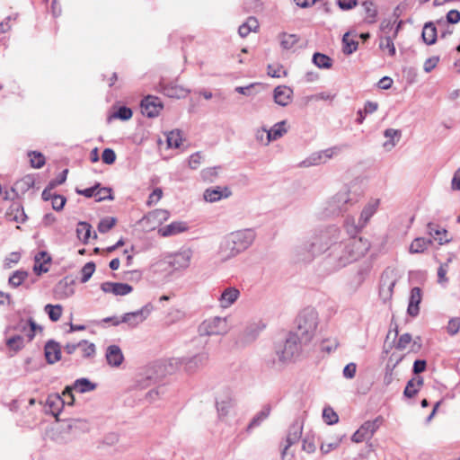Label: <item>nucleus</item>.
<instances>
[{
    "instance_id": "obj_42",
    "label": "nucleus",
    "mask_w": 460,
    "mask_h": 460,
    "mask_svg": "<svg viewBox=\"0 0 460 460\" xmlns=\"http://www.w3.org/2000/svg\"><path fill=\"white\" fill-rule=\"evenodd\" d=\"M34 185V181L31 176H25L22 179L17 181L14 183L13 188L12 189L13 191H17L24 193L27 190H29L31 187Z\"/></svg>"
},
{
    "instance_id": "obj_1",
    "label": "nucleus",
    "mask_w": 460,
    "mask_h": 460,
    "mask_svg": "<svg viewBox=\"0 0 460 460\" xmlns=\"http://www.w3.org/2000/svg\"><path fill=\"white\" fill-rule=\"evenodd\" d=\"M369 248L368 241L362 237L349 236L335 241L326 257V263L330 265L332 270H339L359 260Z\"/></svg>"
},
{
    "instance_id": "obj_52",
    "label": "nucleus",
    "mask_w": 460,
    "mask_h": 460,
    "mask_svg": "<svg viewBox=\"0 0 460 460\" xmlns=\"http://www.w3.org/2000/svg\"><path fill=\"white\" fill-rule=\"evenodd\" d=\"M339 347V341L337 338H329L325 339L321 342L320 348L323 352H326L328 354L335 351Z\"/></svg>"
},
{
    "instance_id": "obj_33",
    "label": "nucleus",
    "mask_w": 460,
    "mask_h": 460,
    "mask_svg": "<svg viewBox=\"0 0 460 460\" xmlns=\"http://www.w3.org/2000/svg\"><path fill=\"white\" fill-rule=\"evenodd\" d=\"M259 28V22L253 16L249 17L245 22L239 26L238 33L242 38H245L252 31H256Z\"/></svg>"
},
{
    "instance_id": "obj_31",
    "label": "nucleus",
    "mask_w": 460,
    "mask_h": 460,
    "mask_svg": "<svg viewBox=\"0 0 460 460\" xmlns=\"http://www.w3.org/2000/svg\"><path fill=\"white\" fill-rule=\"evenodd\" d=\"M423 385V378L420 376L413 377L407 382L403 394L405 397L413 398L421 386Z\"/></svg>"
},
{
    "instance_id": "obj_34",
    "label": "nucleus",
    "mask_w": 460,
    "mask_h": 460,
    "mask_svg": "<svg viewBox=\"0 0 460 460\" xmlns=\"http://www.w3.org/2000/svg\"><path fill=\"white\" fill-rule=\"evenodd\" d=\"M431 243V239L417 237L411 242L409 251L411 253H420L426 251Z\"/></svg>"
},
{
    "instance_id": "obj_28",
    "label": "nucleus",
    "mask_w": 460,
    "mask_h": 460,
    "mask_svg": "<svg viewBox=\"0 0 460 460\" xmlns=\"http://www.w3.org/2000/svg\"><path fill=\"white\" fill-rule=\"evenodd\" d=\"M361 6L365 12L364 22L369 24L375 23L377 18V8L373 1L366 0L362 2Z\"/></svg>"
},
{
    "instance_id": "obj_59",
    "label": "nucleus",
    "mask_w": 460,
    "mask_h": 460,
    "mask_svg": "<svg viewBox=\"0 0 460 460\" xmlns=\"http://www.w3.org/2000/svg\"><path fill=\"white\" fill-rule=\"evenodd\" d=\"M95 270V264L93 261H89L84 264V266L81 270V282L85 283L87 282L90 278L93 276V272Z\"/></svg>"
},
{
    "instance_id": "obj_36",
    "label": "nucleus",
    "mask_w": 460,
    "mask_h": 460,
    "mask_svg": "<svg viewBox=\"0 0 460 460\" xmlns=\"http://www.w3.org/2000/svg\"><path fill=\"white\" fill-rule=\"evenodd\" d=\"M401 23L402 22H400L396 27V30L394 33V36L391 37V36H385L384 38H382L380 40V42H379V48L383 50H385L387 49L388 50V53L390 56H394L395 55V47H394V41H393V38H395L396 35H397V32L400 29V26H401Z\"/></svg>"
},
{
    "instance_id": "obj_32",
    "label": "nucleus",
    "mask_w": 460,
    "mask_h": 460,
    "mask_svg": "<svg viewBox=\"0 0 460 460\" xmlns=\"http://www.w3.org/2000/svg\"><path fill=\"white\" fill-rule=\"evenodd\" d=\"M234 406V402L230 396H226L217 401V410L220 418L226 417Z\"/></svg>"
},
{
    "instance_id": "obj_5",
    "label": "nucleus",
    "mask_w": 460,
    "mask_h": 460,
    "mask_svg": "<svg viewBox=\"0 0 460 460\" xmlns=\"http://www.w3.org/2000/svg\"><path fill=\"white\" fill-rule=\"evenodd\" d=\"M358 202V198L356 194L348 190H341L326 201L323 216L329 217L342 215Z\"/></svg>"
},
{
    "instance_id": "obj_40",
    "label": "nucleus",
    "mask_w": 460,
    "mask_h": 460,
    "mask_svg": "<svg viewBox=\"0 0 460 460\" xmlns=\"http://www.w3.org/2000/svg\"><path fill=\"white\" fill-rule=\"evenodd\" d=\"M312 61L319 68L329 69L332 66V59L329 56L319 52L313 55Z\"/></svg>"
},
{
    "instance_id": "obj_20",
    "label": "nucleus",
    "mask_w": 460,
    "mask_h": 460,
    "mask_svg": "<svg viewBox=\"0 0 460 460\" xmlns=\"http://www.w3.org/2000/svg\"><path fill=\"white\" fill-rule=\"evenodd\" d=\"M161 92L170 98H184L189 93V91L182 86L173 83H160Z\"/></svg>"
},
{
    "instance_id": "obj_35",
    "label": "nucleus",
    "mask_w": 460,
    "mask_h": 460,
    "mask_svg": "<svg viewBox=\"0 0 460 460\" xmlns=\"http://www.w3.org/2000/svg\"><path fill=\"white\" fill-rule=\"evenodd\" d=\"M383 422V417L378 416L374 420L365 421L360 429L365 432L367 438H370L374 433L379 429Z\"/></svg>"
},
{
    "instance_id": "obj_38",
    "label": "nucleus",
    "mask_w": 460,
    "mask_h": 460,
    "mask_svg": "<svg viewBox=\"0 0 460 460\" xmlns=\"http://www.w3.org/2000/svg\"><path fill=\"white\" fill-rule=\"evenodd\" d=\"M92 226L84 221H81L77 224L76 235L79 240L86 243L91 237Z\"/></svg>"
},
{
    "instance_id": "obj_60",
    "label": "nucleus",
    "mask_w": 460,
    "mask_h": 460,
    "mask_svg": "<svg viewBox=\"0 0 460 460\" xmlns=\"http://www.w3.org/2000/svg\"><path fill=\"white\" fill-rule=\"evenodd\" d=\"M56 292L62 293L66 297H68L74 293V290L66 279H62L56 286Z\"/></svg>"
},
{
    "instance_id": "obj_21",
    "label": "nucleus",
    "mask_w": 460,
    "mask_h": 460,
    "mask_svg": "<svg viewBox=\"0 0 460 460\" xmlns=\"http://www.w3.org/2000/svg\"><path fill=\"white\" fill-rule=\"evenodd\" d=\"M240 296V291L234 287H228L221 293L218 302L220 307L226 309L229 308Z\"/></svg>"
},
{
    "instance_id": "obj_54",
    "label": "nucleus",
    "mask_w": 460,
    "mask_h": 460,
    "mask_svg": "<svg viewBox=\"0 0 460 460\" xmlns=\"http://www.w3.org/2000/svg\"><path fill=\"white\" fill-rule=\"evenodd\" d=\"M30 157L31 165L33 168H41L45 164L44 155L37 151H31L28 154Z\"/></svg>"
},
{
    "instance_id": "obj_15",
    "label": "nucleus",
    "mask_w": 460,
    "mask_h": 460,
    "mask_svg": "<svg viewBox=\"0 0 460 460\" xmlns=\"http://www.w3.org/2000/svg\"><path fill=\"white\" fill-rule=\"evenodd\" d=\"M192 252L190 249L180 251L169 260V264L176 270L187 269L190 266Z\"/></svg>"
},
{
    "instance_id": "obj_13",
    "label": "nucleus",
    "mask_w": 460,
    "mask_h": 460,
    "mask_svg": "<svg viewBox=\"0 0 460 460\" xmlns=\"http://www.w3.org/2000/svg\"><path fill=\"white\" fill-rule=\"evenodd\" d=\"M209 358V355L208 352L203 351L198 353L192 357H185L181 359V363L184 365L186 371L188 372H195L201 367H204Z\"/></svg>"
},
{
    "instance_id": "obj_14",
    "label": "nucleus",
    "mask_w": 460,
    "mask_h": 460,
    "mask_svg": "<svg viewBox=\"0 0 460 460\" xmlns=\"http://www.w3.org/2000/svg\"><path fill=\"white\" fill-rule=\"evenodd\" d=\"M427 233L430 236L429 239H431L432 242H438L439 245L447 243L452 240L448 232L444 227L432 222L427 225Z\"/></svg>"
},
{
    "instance_id": "obj_30",
    "label": "nucleus",
    "mask_w": 460,
    "mask_h": 460,
    "mask_svg": "<svg viewBox=\"0 0 460 460\" xmlns=\"http://www.w3.org/2000/svg\"><path fill=\"white\" fill-rule=\"evenodd\" d=\"M421 37L427 45H433L436 42L438 37L437 28L432 22L424 24Z\"/></svg>"
},
{
    "instance_id": "obj_25",
    "label": "nucleus",
    "mask_w": 460,
    "mask_h": 460,
    "mask_svg": "<svg viewBox=\"0 0 460 460\" xmlns=\"http://www.w3.org/2000/svg\"><path fill=\"white\" fill-rule=\"evenodd\" d=\"M421 289L418 287L413 288L411 290V295L409 298V305L407 308V313L412 316L415 317L419 314L420 307L419 305L421 302Z\"/></svg>"
},
{
    "instance_id": "obj_64",
    "label": "nucleus",
    "mask_w": 460,
    "mask_h": 460,
    "mask_svg": "<svg viewBox=\"0 0 460 460\" xmlns=\"http://www.w3.org/2000/svg\"><path fill=\"white\" fill-rule=\"evenodd\" d=\"M113 117L121 120H128L132 117V111L126 106H121L113 114Z\"/></svg>"
},
{
    "instance_id": "obj_45",
    "label": "nucleus",
    "mask_w": 460,
    "mask_h": 460,
    "mask_svg": "<svg viewBox=\"0 0 460 460\" xmlns=\"http://www.w3.org/2000/svg\"><path fill=\"white\" fill-rule=\"evenodd\" d=\"M182 141L181 131L178 129L172 130L166 134V142L168 147H180Z\"/></svg>"
},
{
    "instance_id": "obj_43",
    "label": "nucleus",
    "mask_w": 460,
    "mask_h": 460,
    "mask_svg": "<svg viewBox=\"0 0 460 460\" xmlns=\"http://www.w3.org/2000/svg\"><path fill=\"white\" fill-rule=\"evenodd\" d=\"M74 388L76 389L78 392L84 394L94 390L96 388V384L92 383L87 378H80L75 380L74 384Z\"/></svg>"
},
{
    "instance_id": "obj_41",
    "label": "nucleus",
    "mask_w": 460,
    "mask_h": 460,
    "mask_svg": "<svg viewBox=\"0 0 460 460\" xmlns=\"http://www.w3.org/2000/svg\"><path fill=\"white\" fill-rule=\"evenodd\" d=\"M270 406L265 405L263 408L252 418L248 425V429L259 426L264 420H266L270 413Z\"/></svg>"
},
{
    "instance_id": "obj_55",
    "label": "nucleus",
    "mask_w": 460,
    "mask_h": 460,
    "mask_svg": "<svg viewBox=\"0 0 460 460\" xmlns=\"http://www.w3.org/2000/svg\"><path fill=\"white\" fill-rule=\"evenodd\" d=\"M95 198L97 202H101L106 199H114V196L112 195V190L108 187L101 188V186L99 187V189H97L95 192Z\"/></svg>"
},
{
    "instance_id": "obj_10",
    "label": "nucleus",
    "mask_w": 460,
    "mask_h": 460,
    "mask_svg": "<svg viewBox=\"0 0 460 460\" xmlns=\"http://www.w3.org/2000/svg\"><path fill=\"white\" fill-rule=\"evenodd\" d=\"M398 280L396 271L392 268H386L380 278L379 296L384 302L392 298L394 286Z\"/></svg>"
},
{
    "instance_id": "obj_23",
    "label": "nucleus",
    "mask_w": 460,
    "mask_h": 460,
    "mask_svg": "<svg viewBox=\"0 0 460 460\" xmlns=\"http://www.w3.org/2000/svg\"><path fill=\"white\" fill-rule=\"evenodd\" d=\"M292 95V89L286 85H279L273 92L274 102L280 106H287L290 102Z\"/></svg>"
},
{
    "instance_id": "obj_2",
    "label": "nucleus",
    "mask_w": 460,
    "mask_h": 460,
    "mask_svg": "<svg viewBox=\"0 0 460 460\" xmlns=\"http://www.w3.org/2000/svg\"><path fill=\"white\" fill-rule=\"evenodd\" d=\"M256 234L252 229H243L225 235L218 247V258L228 261L247 250L254 242Z\"/></svg>"
},
{
    "instance_id": "obj_58",
    "label": "nucleus",
    "mask_w": 460,
    "mask_h": 460,
    "mask_svg": "<svg viewBox=\"0 0 460 460\" xmlns=\"http://www.w3.org/2000/svg\"><path fill=\"white\" fill-rule=\"evenodd\" d=\"M219 169V166L203 169L200 172V176L204 181L212 182L217 176Z\"/></svg>"
},
{
    "instance_id": "obj_26",
    "label": "nucleus",
    "mask_w": 460,
    "mask_h": 460,
    "mask_svg": "<svg viewBox=\"0 0 460 460\" xmlns=\"http://www.w3.org/2000/svg\"><path fill=\"white\" fill-rule=\"evenodd\" d=\"M378 207L379 199H372L363 208L358 218L361 226H366L367 225L370 218L377 211Z\"/></svg>"
},
{
    "instance_id": "obj_8",
    "label": "nucleus",
    "mask_w": 460,
    "mask_h": 460,
    "mask_svg": "<svg viewBox=\"0 0 460 460\" xmlns=\"http://www.w3.org/2000/svg\"><path fill=\"white\" fill-rule=\"evenodd\" d=\"M228 331L229 326L226 317H210L204 320L199 326V333L201 336L225 335Z\"/></svg>"
},
{
    "instance_id": "obj_4",
    "label": "nucleus",
    "mask_w": 460,
    "mask_h": 460,
    "mask_svg": "<svg viewBox=\"0 0 460 460\" xmlns=\"http://www.w3.org/2000/svg\"><path fill=\"white\" fill-rule=\"evenodd\" d=\"M319 324L318 313L312 307L302 310L296 318V334L305 344H308L314 339Z\"/></svg>"
},
{
    "instance_id": "obj_19",
    "label": "nucleus",
    "mask_w": 460,
    "mask_h": 460,
    "mask_svg": "<svg viewBox=\"0 0 460 460\" xmlns=\"http://www.w3.org/2000/svg\"><path fill=\"white\" fill-rule=\"evenodd\" d=\"M232 194L231 190L228 187H216V188H208L205 190L203 193V198L206 201L214 203L221 200L222 199H226L230 197Z\"/></svg>"
},
{
    "instance_id": "obj_56",
    "label": "nucleus",
    "mask_w": 460,
    "mask_h": 460,
    "mask_svg": "<svg viewBox=\"0 0 460 460\" xmlns=\"http://www.w3.org/2000/svg\"><path fill=\"white\" fill-rule=\"evenodd\" d=\"M116 224V218L115 217H104L102 218L98 225V231L101 234H105L109 232Z\"/></svg>"
},
{
    "instance_id": "obj_18",
    "label": "nucleus",
    "mask_w": 460,
    "mask_h": 460,
    "mask_svg": "<svg viewBox=\"0 0 460 460\" xmlns=\"http://www.w3.org/2000/svg\"><path fill=\"white\" fill-rule=\"evenodd\" d=\"M5 217L9 221L22 224L26 221L27 215L24 212L22 203L20 201H13L7 208Z\"/></svg>"
},
{
    "instance_id": "obj_6",
    "label": "nucleus",
    "mask_w": 460,
    "mask_h": 460,
    "mask_svg": "<svg viewBox=\"0 0 460 460\" xmlns=\"http://www.w3.org/2000/svg\"><path fill=\"white\" fill-rule=\"evenodd\" d=\"M303 345H305V342L296 334L290 332L283 343L276 345L275 353L280 362H288L300 354Z\"/></svg>"
},
{
    "instance_id": "obj_39",
    "label": "nucleus",
    "mask_w": 460,
    "mask_h": 460,
    "mask_svg": "<svg viewBox=\"0 0 460 460\" xmlns=\"http://www.w3.org/2000/svg\"><path fill=\"white\" fill-rule=\"evenodd\" d=\"M384 136L389 138L388 141L384 143V147L390 150L392 149L401 137V131L394 128H387L384 132Z\"/></svg>"
},
{
    "instance_id": "obj_29",
    "label": "nucleus",
    "mask_w": 460,
    "mask_h": 460,
    "mask_svg": "<svg viewBox=\"0 0 460 460\" xmlns=\"http://www.w3.org/2000/svg\"><path fill=\"white\" fill-rule=\"evenodd\" d=\"M285 124L286 121L282 120L280 122L276 123L270 130H268L267 141L264 142L265 146L269 145L272 141L280 138L287 132Z\"/></svg>"
},
{
    "instance_id": "obj_46",
    "label": "nucleus",
    "mask_w": 460,
    "mask_h": 460,
    "mask_svg": "<svg viewBox=\"0 0 460 460\" xmlns=\"http://www.w3.org/2000/svg\"><path fill=\"white\" fill-rule=\"evenodd\" d=\"M324 164L321 152H315L310 155L307 158L302 161L299 164L300 167H311Z\"/></svg>"
},
{
    "instance_id": "obj_7",
    "label": "nucleus",
    "mask_w": 460,
    "mask_h": 460,
    "mask_svg": "<svg viewBox=\"0 0 460 460\" xmlns=\"http://www.w3.org/2000/svg\"><path fill=\"white\" fill-rule=\"evenodd\" d=\"M89 429L85 420L80 419H72L66 424L59 427L58 432L54 434L52 439L58 444H66L71 441V433L76 431L85 432Z\"/></svg>"
},
{
    "instance_id": "obj_27",
    "label": "nucleus",
    "mask_w": 460,
    "mask_h": 460,
    "mask_svg": "<svg viewBox=\"0 0 460 460\" xmlns=\"http://www.w3.org/2000/svg\"><path fill=\"white\" fill-rule=\"evenodd\" d=\"M187 226L185 223L183 222H172L167 226H164V227L160 228L159 229V234L162 235V236H170V235H173V234H180V233H182L184 232L185 230H187Z\"/></svg>"
},
{
    "instance_id": "obj_50",
    "label": "nucleus",
    "mask_w": 460,
    "mask_h": 460,
    "mask_svg": "<svg viewBox=\"0 0 460 460\" xmlns=\"http://www.w3.org/2000/svg\"><path fill=\"white\" fill-rule=\"evenodd\" d=\"M73 388L72 387H66L65 391L62 394V397L59 395L56 396V400L58 403L61 405L67 404L69 406H72L75 402L74 394L72 393Z\"/></svg>"
},
{
    "instance_id": "obj_63",
    "label": "nucleus",
    "mask_w": 460,
    "mask_h": 460,
    "mask_svg": "<svg viewBox=\"0 0 460 460\" xmlns=\"http://www.w3.org/2000/svg\"><path fill=\"white\" fill-rule=\"evenodd\" d=\"M341 150V146H332L320 152L322 154L323 162L326 163L329 159H332L333 156L337 155Z\"/></svg>"
},
{
    "instance_id": "obj_11",
    "label": "nucleus",
    "mask_w": 460,
    "mask_h": 460,
    "mask_svg": "<svg viewBox=\"0 0 460 460\" xmlns=\"http://www.w3.org/2000/svg\"><path fill=\"white\" fill-rule=\"evenodd\" d=\"M264 328L265 324L261 321L248 323L239 334L237 342L246 345L254 341Z\"/></svg>"
},
{
    "instance_id": "obj_48",
    "label": "nucleus",
    "mask_w": 460,
    "mask_h": 460,
    "mask_svg": "<svg viewBox=\"0 0 460 460\" xmlns=\"http://www.w3.org/2000/svg\"><path fill=\"white\" fill-rule=\"evenodd\" d=\"M343 52L347 55L352 54L358 49V41L349 38V33L346 32L342 37Z\"/></svg>"
},
{
    "instance_id": "obj_62",
    "label": "nucleus",
    "mask_w": 460,
    "mask_h": 460,
    "mask_svg": "<svg viewBox=\"0 0 460 460\" xmlns=\"http://www.w3.org/2000/svg\"><path fill=\"white\" fill-rule=\"evenodd\" d=\"M323 418L324 421L329 425L335 424L339 421V417L337 413L332 408L323 409Z\"/></svg>"
},
{
    "instance_id": "obj_3",
    "label": "nucleus",
    "mask_w": 460,
    "mask_h": 460,
    "mask_svg": "<svg viewBox=\"0 0 460 460\" xmlns=\"http://www.w3.org/2000/svg\"><path fill=\"white\" fill-rule=\"evenodd\" d=\"M341 230L336 226H329L315 230L308 240L304 243V249L314 258L325 252H331V246L335 241L341 238Z\"/></svg>"
},
{
    "instance_id": "obj_44",
    "label": "nucleus",
    "mask_w": 460,
    "mask_h": 460,
    "mask_svg": "<svg viewBox=\"0 0 460 460\" xmlns=\"http://www.w3.org/2000/svg\"><path fill=\"white\" fill-rule=\"evenodd\" d=\"M29 273L25 270H16L9 278V285L13 288H18L27 279Z\"/></svg>"
},
{
    "instance_id": "obj_9",
    "label": "nucleus",
    "mask_w": 460,
    "mask_h": 460,
    "mask_svg": "<svg viewBox=\"0 0 460 460\" xmlns=\"http://www.w3.org/2000/svg\"><path fill=\"white\" fill-rule=\"evenodd\" d=\"M154 310L151 303L146 304L139 310L126 313L121 316L120 321H116L114 325L117 326L120 323H127L129 327L135 328L146 321Z\"/></svg>"
},
{
    "instance_id": "obj_51",
    "label": "nucleus",
    "mask_w": 460,
    "mask_h": 460,
    "mask_svg": "<svg viewBox=\"0 0 460 460\" xmlns=\"http://www.w3.org/2000/svg\"><path fill=\"white\" fill-rule=\"evenodd\" d=\"M157 380V377L153 375V372L147 370L144 376H140L137 379V386L144 389L148 387L149 385L155 384Z\"/></svg>"
},
{
    "instance_id": "obj_49",
    "label": "nucleus",
    "mask_w": 460,
    "mask_h": 460,
    "mask_svg": "<svg viewBox=\"0 0 460 460\" xmlns=\"http://www.w3.org/2000/svg\"><path fill=\"white\" fill-rule=\"evenodd\" d=\"M280 45L284 49H290L298 41V37L296 34H280Z\"/></svg>"
},
{
    "instance_id": "obj_53",
    "label": "nucleus",
    "mask_w": 460,
    "mask_h": 460,
    "mask_svg": "<svg viewBox=\"0 0 460 460\" xmlns=\"http://www.w3.org/2000/svg\"><path fill=\"white\" fill-rule=\"evenodd\" d=\"M6 345L10 349L19 351L24 347V338L21 335H14L6 341Z\"/></svg>"
},
{
    "instance_id": "obj_22",
    "label": "nucleus",
    "mask_w": 460,
    "mask_h": 460,
    "mask_svg": "<svg viewBox=\"0 0 460 460\" xmlns=\"http://www.w3.org/2000/svg\"><path fill=\"white\" fill-rule=\"evenodd\" d=\"M105 358L108 365L112 367H119L123 360L124 356L118 345H110L106 349Z\"/></svg>"
},
{
    "instance_id": "obj_16",
    "label": "nucleus",
    "mask_w": 460,
    "mask_h": 460,
    "mask_svg": "<svg viewBox=\"0 0 460 460\" xmlns=\"http://www.w3.org/2000/svg\"><path fill=\"white\" fill-rule=\"evenodd\" d=\"M303 431V425L298 421H295L288 429L286 438V445L281 452L282 458L285 457L288 449L294 444L297 443L301 438Z\"/></svg>"
},
{
    "instance_id": "obj_37",
    "label": "nucleus",
    "mask_w": 460,
    "mask_h": 460,
    "mask_svg": "<svg viewBox=\"0 0 460 460\" xmlns=\"http://www.w3.org/2000/svg\"><path fill=\"white\" fill-rule=\"evenodd\" d=\"M344 227L349 236H356L365 226H360L359 219L356 222L354 217H347L344 221Z\"/></svg>"
},
{
    "instance_id": "obj_57",
    "label": "nucleus",
    "mask_w": 460,
    "mask_h": 460,
    "mask_svg": "<svg viewBox=\"0 0 460 460\" xmlns=\"http://www.w3.org/2000/svg\"><path fill=\"white\" fill-rule=\"evenodd\" d=\"M28 327L34 333H36L37 331L41 332L43 330V328L40 325L37 324L32 318H30L27 322L21 321L20 323L18 324V329L21 332H26Z\"/></svg>"
},
{
    "instance_id": "obj_24",
    "label": "nucleus",
    "mask_w": 460,
    "mask_h": 460,
    "mask_svg": "<svg viewBox=\"0 0 460 460\" xmlns=\"http://www.w3.org/2000/svg\"><path fill=\"white\" fill-rule=\"evenodd\" d=\"M45 358L49 364L58 362L61 358V349L58 342L50 340L45 345Z\"/></svg>"
},
{
    "instance_id": "obj_47",
    "label": "nucleus",
    "mask_w": 460,
    "mask_h": 460,
    "mask_svg": "<svg viewBox=\"0 0 460 460\" xmlns=\"http://www.w3.org/2000/svg\"><path fill=\"white\" fill-rule=\"evenodd\" d=\"M62 305H50V304H48L45 305L44 307V311L46 312V314H48L49 319L52 321V322H57L60 319L61 317V314H62Z\"/></svg>"
},
{
    "instance_id": "obj_12",
    "label": "nucleus",
    "mask_w": 460,
    "mask_h": 460,
    "mask_svg": "<svg viewBox=\"0 0 460 460\" xmlns=\"http://www.w3.org/2000/svg\"><path fill=\"white\" fill-rule=\"evenodd\" d=\"M163 108V102L156 96L147 95L141 102V111L148 118L158 116Z\"/></svg>"
},
{
    "instance_id": "obj_61",
    "label": "nucleus",
    "mask_w": 460,
    "mask_h": 460,
    "mask_svg": "<svg viewBox=\"0 0 460 460\" xmlns=\"http://www.w3.org/2000/svg\"><path fill=\"white\" fill-rule=\"evenodd\" d=\"M82 342V350L84 358H93L95 355L96 348L95 345L92 342H89L86 340L81 341Z\"/></svg>"
},
{
    "instance_id": "obj_17",
    "label": "nucleus",
    "mask_w": 460,
    "mask_h": 460,
    "mask_svg": "<svg viewBox=\"0 0 460 460\" xmlns=\"http://www.w3.org/2000/svg\"><path fill=\"white\" fill-rule=\"evenodd\" d=\"M101 289L104 293H111L115 296H126L132 292L133 288L127 283L107 281L101 285Z\"/></svg>"
}]
</instances>
